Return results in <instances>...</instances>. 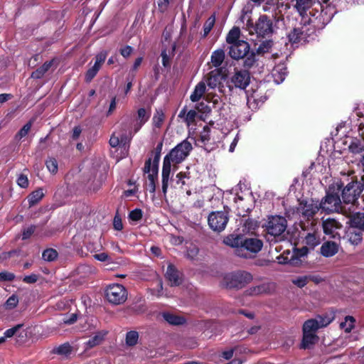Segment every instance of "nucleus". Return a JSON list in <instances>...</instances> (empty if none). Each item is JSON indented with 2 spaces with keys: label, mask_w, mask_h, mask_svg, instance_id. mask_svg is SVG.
Listing matches in <instances>:
<instances>
[{
  "label": "nucleus",
  "mask_w": 364,
  "mask_h": 364,
  "mask_svg": "<svg viewBox=\"0 0 364 364\" xmlns=\"http://www.w3.org/2000/svg\"><path fill=\"white\" fill-rule=\"evenodd\" d=\"M214 24H215V17L214 16L209 17L203 26V32H204L203 35L205 36H207L210 33V31L213 28Z\"/></svg>",
  "instance_id": "09e8293b"
},
{
  "label": "nucleus",
  "mask_w": 364,
  "mask_h": 364,
  "mask_svg": "<svg viewBox=\"0 0 364 364\" xmlns=\"http://www.w3.org/2000/svg\"><path fill=\"white\" fill-rule=\"evenodd\" d=\"M54 352L58 355L68 356L72 352V347L69 343H64L54 350Z\"/></svg>",
  "instance_id": "79ce46f5"
},
{
  "label": "nucleus",
  "mask_w": 364,
  "mask_h": 364,
  "mask_svg": "<svg viewBox=\"0 0 364 364\" xmlns=\"http://www.w3.org/2000/svg\"><path fill=\"white\" fill-rule=\"evenodd\" d=\"M175 50V45H171L169 49L162 50L161 56L162 58V64L164 67H168L171 65V59L173 56Z\"/></svg>",
  "instance_id": "c756f323"
},
{
  "label": "nucleus",
  "mask_w": 364,
  "mask_h": 364,
  "mask_svg": "<svg viewBox=\"0 0 364 364\" xmlns=\"http://www.w3.org/2000/svg\"><path fill=\"white\" fill-rule=\"evenodd\" d=\"M42 257L45 261L52 262L57 258L58 252L54 249H48L43 251Z\"/></svg>",
  "instance_id": "a18cd8bd"
},
{
  "label": "nucleus",
  "mask_w": 364,
  "mask_h": 364,
  "mask_svg": "<svg viewBox=\"0 0 364 364\" xmlns=\"http://www.w3.org/2000/svg\"><path fill=\"white\" fill-rule=\"evenodd\" d=\"M164 120V114L161 110H156V113L154 114L152 122L153 125L156 127L159 128L161 127L163 122Z\"/></svg>",
  "instance_id": "37998d69"
},
{
  "label": "nucleus",
  "mask_w": 364,
  "mask_h": 364,
  "mask_svg": "<svg viewBox=\"0 0 364 364\" xmlns=\"http://www.w3.org/2000/svg\"><path fill=\"white\" fill-rule=\"evenodd\" d=\"M106 331H98L93 336H92L87 342L84 343L85 350H88L97 346H99L104 341Z\"/></svg>",
  "instance_id": "a211bd4d"
},
{
  "label": "nucleus",
  "mask_w": 364,
  "mask_h": 364,
  "mask_svg": "<svg viewBox=\"0 0 364 364\" xmlns=\"http://www.w3.org/2000/svg\"><path fill=\"white\" fill-rule=\"evenodd\" d=\"M129 218L133 221H139L142 218L141 210L136 208L132 210L129 215Z\"/></svg>",
  "instance_id": "5fc2aeb1"
},
{
  "label": "nucleus",
  "mask_w": 364,
  "mask_h": 364,
  "mask_svg": "<svg viewBox=\"0 0 364 364\" xmlns=\"http://www.w3.org/2000/svg\"><path fill=\"white\" fill-rule=\"evenodd\" d=\"M352 224L359 228L360 230H364V213H357L351 219Z\"/></svg>",
  "instance_id": "58836bf2"
},
{
  "label": "nucleus",
  "mask_w": 364,
  "mask_h": 364,
  "mask_svg": "<svg viewBox=\"0 0 364 364\" xmlns=\"http://www.w3.org/2000/svg\"><path fill=\"white\" fill-rule=\"evenodd\" d=\"M348 240L353 245H358L362 241V232L360 230L350 229L346 233Z\"/></svg>",
  "instance_id": "bb28decb"
},
{
  "label": "nucleus",
  "mask_w": 364,
  "mask_h": 364,
  "mask_svg": "<svg viewBox=\"0 0 364 364\" xmlns=\"http://www.w3.org/2000/svg\"><path fill=\"white\" fill-rule=\"evenodd\" d=\"M335 318V313L333 311H329L323 313L320 315V328L326 327L331 323Z\"/></svg>",
  "instance_id": "f704fd0d"
},
{
  "label": "nucleus",
  "mask_w": 364,
  "mask_h": 364,
  "mask_svg": "<svg viewBox=\"0 0 364 364\" xmlns=\"http://www.w3.org/2000/svg\"><path fill=\"white\" fill-rule=\"evenodd\" d=\"M228 220V215L224 211L212 212L208 218L210 228L213 231L218 232L225 230Z\"/></svg>",
  "instance_id": "9b49d317"
},
{
  "label": "nucleus",
  "mask_w": 364,
  "mask_h": 364,
  "mask_svg": "<svg viewBox=\"0 0 364 364\" xmlns=\"http://www.w3.org/2000/svg\"><path fill=\"white\" fill-rule=\"evenodd\" d=\"M132 51L133 48L129 46H127L120 49V53L124 58H128L132 54Z\"/></svg>",
  "instance_id": "338daca9"
},
{
  "label": "nucleus",
  "mask_w": 364,
  "mask_h": 364,
  "mask_svg": "<svg viewBox=\"0 0 364 364\" xmlns=\"http://www.w3.org/2000/svg\"><path fill=\"white\" fill-rule=\"evenodd\" d=\"M107 53L106 51H102L95 56L94 67L100 70L102 65L105 63Z\"/></svg>",
  "instance_id": "49530a36"
},
{
  "label": "nucleus",
  "mask_w": 364,
  "mask_h": 364,
  "mask_svg": "<svg viewBox=\"0 0 364 364\" xmlns=\"http://www.w3.org/2000/svg\"><path fill=\"white\" fill-rule=\"evenodd\" d=\"M273 43L272 41H263L257 48V52L259 54H264L269 51Z\"/></svg>",
  "instance_id": "de8ad7c7"
},
{
  "label": "nucleus",
  "mask_w": 364,
  "mask_h": 364,
  "mask_svg": "<svg viewBox=\"0 0 364 364\" xmlns=\"http://www.w3.org/2000/svg\"><path fill=\"white\" fill-rule=\"evenodd\" d=\"M287 226L286 219L279 215L269 217L265 224L267 233L274 237L281 236L285 232Z\"/></svg>",
  "instance_id": "0eeeda50"
},
{
  "label": "nucleus",
  "mask_w": 364,
  "mask_h": 364,
  "mask_svg": "<svg viewBox=\"0 0 364 364\" xmlns=\"http://www.w3.org/2000/svg\"><path fill=\"white\" fill-rule=\"evenodd\" d=\"M36 230L35 225H31L26 228H24L22 232V239L26 240L29 238Z\"/></svg>",
  "instance_id": "4d7b16f0"
},
{
  "label": "nucleus",
  "mask_w": 364,
  "mask_h": 364,
  "mask_svg": "<svg viewBox=\"0 0 364 364\" xmlns=\"http://www.w3.org/2000/svg\"><path fill=\"white\" fill-rule=\"evenodd\" d=\"M287 74V68L284 64H279L276 65L272 72V75L274 78V81L277 84L282 82Z\"/></svg>",
  "instance_id": "6ab92c4d"
},
{
  "label": "nucleus",
  "mask_w": 364,
  "mask_h": 364,
  "mask_svg": "<svg viewBox=\"0 0 364 364\" xmlns=\"http://www.w3.org/2000/svg\"><path fill=\"white\" fill-rule=\"evenodd\" d=\"M44 196V193L43 189L39 188L33 191L28 198L29 205L33 206L35 204L38 203Z\"/></svg>",
  "instance_id": "c9c22d12"
},
{
  "label": "nucleus",
  "mask_w": 364,
  "mask_h": 364,
  "mask_svg": "<svg viewBox=\"0 0 364 364\" xmlns=\"http://www.w3.org/2000/svg\"><path fill=\"white\" fill-rule=\"evenodd\" d=\"M98 71L99 70L97 69V67L95 68L94 66L88 69L85 74V80L90 82L95 77Z\"/></svg>",
  "instance_id": "6e6d98bb"
},
{
  "label": "nucleus",
  "mask_w": 364,
  "mask_h": 364,
  "mask_svg": "<svg viewBox=\"0 0 364 364\" xmlns=\"http://www.w3.org/2000/svg\"><path fill=\"white\" fill-rule=\"evenodd\" d=\"M273 288V285L269 283H264L259 285L250 288L247 291L251 296H257L269 292Z\"/></svg>",
  "instance_id": "4be33fe9"
},
{
  "label": "nucleus",
  "mask_w": 364,
  "mask_h": 364,
  "mask_svg": "<svg viewBox=\"0 0 364 364\" xmlns=\"http://www.w3.org/2000/svg\"><path fill=\"white\" fill-rule=\"evenodd\" d=\"M307 247H303L301 250H296L295 255L297 256H304L307 254L308 249H314L318 244V240L315 233H309L305 238Z\"/></svg>",
  "instance_id": "f3484780"
},
{
  "label": "nucleus",
  "mask_w": 364,
  "mask_h": 364,
  "mask_svg": "<svg viewBox=\"0 0 364 364\" xmlns=\"http://www.w3.org/2000/svg\"><path fill=\"white\" fill-rule=\"evenodd\" d=\"M196 117V112L195 110H190L188 112L186 116L185 121L188 125H190L195 121Z\"/></svg>",
  "instance_id": "680f3d73"
},
{
  "label": "nucleus",
  "mask_w": 364,
  "mask_h": 364,
  "mask_svg": "<svg viewBox=\"0 0 364 364\" xmlns=\"http://www.w3.org/2000/svg\"><path fill=\"white\" fill-rule=\"evenodd\" d=\"M318 322L314 319L306 321L303 325V339L301 348L304 349L311 348L317 341V331Z\"/></svg>",
  "instance_id": "39448f33"
},
{
  "label": "nucleus",
  "mask_w": 364,
  "mask_h": 364,
  "mask_svg": "<svg viewBox=\"0 0 364 364\" xmlns=\"http://www.w3.org/2000/svg\"><path fill=\"white\" fill-rule=\"evenodd\" d=\"M255 32L258 36H267L273 33V24L271 18L267 15L259 17L255 24H252L250 33Z\"/></svg>",
  "instance_id": "1a4fd4ad"
},
{
  "label": "nucleus",
  "mask_w": 364,
  "mask_h": 364,
  "mask_svg": "<svg viewBox=\"0 0 364 364\" xmlns=\"http://www.w3.org/2000/svg\"><path fill=\"white\" fill-rule=\"evenodd\" d=\"M123 140H124V138L122 135L118 134L117 136L116 134L114 133L112 135V136L110 137L109 144L112 147H116L120 144V142H122Z\"/></svg>",
  "instance_id": "603ef678"
},
{
  "label": "nucleus",
  "mask_w": 364,
  "mask_h": 364,
  "mask_svg": "<svg viewBox=\"0 0 364 364\" xmlns=\"http://www.w3.org/2000/svg\"><path fill=\"white\" fill-rule=\"evenodd\" d=\"M252 275L247 272H236L225 274L223 276L221 284L227 288H241L250 282Z\"/></svg>",
  "instance_id": "20e7f679"
},
{
  "label": "nucleus",
  "mask_w": 364,
  "mask_h": 364,
  "mask_svg": "<svg viewBox=\"0 0 364 364\" xmlns=\"http://www.w3.org/2000/svg\"><path fill=\"white\" fill-rule=\"evenodd\" d=\"M149 118V114H147L146 111L144 108H140L137 112V120L142 123H146Z\"/></svg>",
  "instance_id": "3c124183"
},
{
  "label": "nucleus",
  "mask_w": 364,
  "mask_h": 364,
  "mask_svg": "<svg viewBox=\"0 0 364 364\" xmlns=\"http://www.w3.org/2000/svg\"><path fill=\"white\" fill-rule=\"evenodd\" d=\"M309 280H312L315 282V284H318V279L317 277L311 275L296 278L292 280V283L301 288L307 284Z\"/></svg>",
  "instance_id": "72a5a7b5"
},
{
  "label": "nucleus",
  "mask_w": 364,
  "mask_h": 364,
  "mask_svg": "<svg viewBox=\"0 0 364 364\" xmlns=\"http://www.w3.org/2000/svg\"><path fill=\"white\" fill-rule=\"evenodd\" d=\"M343 184L330 186L324 198L320 201V209L329 213L338 212L341 209V200L339 193Z\"/></svg>",
  "instance_id": "7ed1b4c3"
},
{
  "label": "nucleus",
  "mask_w": 364,
  "mask_h": 364,
  "mask_svg": "<svg viewBox=\"0 0 364 364\" xmlns=\"http://www.w3.org/2000/svg\"><path fill=\"white\" fill-rule=\"evenodd\" d=\"M14 279V274L7 272H0V281H12Z\"/></svg>",
  "instance_id": "69168bd1"
},
{
  "label": "nucleus",
  "mask_w": 364,
  "mask_h": 364,
  "mask_svg": "<svg viewBox=\"0 0 364 364\" xmlns=\"http://www.w3.org/2000/svg\"><path fill=\"white\" fill-rule=\"evenodd\" d=\"M206 91L205 82L204 81H200L198 82L193 92L190 96V99L192 102H198L199 101L202 97L204 95Z\"/></svg>",
  "instance_id": "b1692460"
},
{
  "label": "nucleus",
  "mask_w": 364,
  "mask_h": 364,
  "mask_svg": "<svg viewBox=\"0 0 364 364\" xmlns=\"http://www.w3.org/2000/svg\"><path fill=\"white\" fill-rule=\"evenodd\" d=\"M94 258L100 262H107L108 263L112 262L111 257L105 252L94 255Z\"/></svg>",
  "instance_id": "13d9d810"
},
{
  "label": "nucleus",
  "mask_w": 364,
  "mask_h": 364,
  "mask_svg": "<svg viewBox=\"0 0 364 364\" xmlns=\"http://www.w3.org/2000/svg\"><path fill=\"white\" fill-rule=\"evenodd\" d=\"M162 317L166 322L171 325H181L184 323L186 321L183 317L169 312L162 313Z\"/></svg>",
  "instance_id": "a878e982"
},
{
  "label": "nucleus",
  "mask_w": 364,
  "mask_h": 364,
  "mask_svg": "<svg viewBox=\"0 0 364 364\" xmlns=\"http://www.w3.org/2000/svg\"><path fill=\"white\" fill-rule=\"evenodd\" d=\"M166 277L171 286H178L181 283V278L179 275V272L172 264H169L168 266Z\"/></svg>",
  "instance_id": "aec40b11"
},
{
  "label": "nucleus",
  "mask_w": 364,
  "mask_h": 364,
  "mask_svg": "<svg viewBox=\"0 0 364 364\" xmlns=\"http://www.w3.org/2000/svg\"><path fill=\"white\" fill-rule=\"evenodd\" d=\"M46 166L50 172L55 173L58 171V162L55 159L50 158L46 162Z\"/></svg>",
  "instance_id": "8fccbe9b"
},
{
  "label": "nucleus",
  "mask_w": 364,
  "mask_h": 364,
  "mask_svg": "<svg viewBox=\"0 0 364 364\" xmlns=\"http://www.w3.org/2000/svg\"><path fill=\"white\" fill-rule=\"evenodd\" d=\"M250 80V76L247 70H235L229 79V87L244 90L249 85Z\"/></svg>",
  "instance_id": "f8f14e48"
},
{
  "label": "nucleus",
  "mask_w": 364,
  "mask_h": 364,
  "mask_svg": "<svg viewBox=\"0 0 364 364\" xmlns=\"http://www.w3.org/2000/svg\"><path fill=\"white\" fill-rule=\"evenodd\" d=\"M311 6V0H296L295 8L301 15H303Z\"/></svg>",
  "instance_id": "4c0bfd02"
},
{
  "label": "nucleus",
  "mask_w": 364,
  "mask_h": 364,
  "mask_svg": "<svg viewBox=\"0 0 364 364\" xmlns=\"http://www.w3.org/2000/svg\"><path fill=\"white\" fill-rule=\"evenodd\" d=\"M355 319L352 316H346L345 321L340 326L346 333H350L355 326Z\"/></svg>",
  "instance_id": "e433bc0d"
},
{
  "label": "nucleus",
  "mask_w": 364,
  "mask_h": 364,
  "mask_svg": "<svg viewBox=\"0 0 364 364\" xmlns=\"http://www.w3.org/2000/svg\"><path fill=\"white\" fill-rule=\"evenodd\" d=\"M32 124V121H29L26 123L15 135V139L16 141H20L23 137L26 136L30 132Z\"/></svg>",
  "instance_id": "a19ab883"
},
{
  "label": "nucleus",
  "mask_w": 364,
  "mask_h": 364,
  "mask_svg": "<svg viewBox=\"0 0 364 364\" xmlns=\"http://www.w3.org/2000/svg\"><path fill=\"white\" fill-rule=\"evenodd\" d=\"M330 0H323L320 2V16L322 18V24L326 26L328 24L336 13L334 6L329 3Z\"/></svg>",
  "instance_id": "4468645a"
},
{
  "label": "nucleus",
  "mask_w": 364,
  "mask_h": 364,
  "mask_svg": "<svg viewBox=\"0 0 364 364\" xmlns=\"http://www.w3.org/2000/svg\"><path fill=\"white\" fill-rule=\"evenodd\" d=\"M162 289H163V285H162V282L161 280H159L157 282V289H151V294L157 296V297H159V296H162Z\"/></svg>",
  "instance_id": "0e129e2a"
},
{
  "label": "nucleus",
  "mask_w": 364,
  "mask_h": 364,
  "mask_svg": "<svg viewBox=\"0 0 364 364\" xmlns=\"http://www.w3.org/2000/svg\"><path fill=\"white\" fill-rule=\"evenodd\" d=\"M224 59L225 53L222 49L215 50L211 55V63L215 68L220 66Z\"/></svg>",
  "instance_id": "2f4dec72"
},
{
  "label": "nucleus",
  "mask_w": 364,
  "mask_h": 364,
  "mask_svg": "<svg viewBox=\"0 0 364 364\" xmlns=\"http://www.w3.org/2000/svg\"><path fill=\"white\" fill-rule=\"evenodd\" d=\"M349 151L353 154H363L364 144L358 139H353L348 146Z\"/></svg>",
  "instance_id": "cd10ccee"
},
{
  "label": "nucleus",
  "mask_w": 364,
  "mask_h": 364,
  "mask_svg": "<svg viewBox=\"0 0 364 364\" xmlns=\"http://www.w3.org/2000/svg\"><path fill=\"white\" fill-rule=\"evenodd\" d=\"M139 339V334L136 331H129L126 335V343L128 346H132L137 343Z\"/></svg>",
  "instance_id": "c03bdc74"
},
{
  "label": "nucleus",
  "mask_w": 364,
  "mask_h": 364,
  "mask_svg": "<svg viewBox=\"0 0 364 364\" xmlns=\"http://www.w3.org/2000/svg\"><path fill=\"white\" fill-rule=\"evenodd\" d=\"M339 249V244L336 240L333 241H326L320 247V254L326 257H331L338 253Z\"/></svg>",
  "instance_id": "2eb2a0df"
},
{
  "label": "nucleus",
  "mask_w": 364,
  "mask_h": 364,
  "mask_svg": "<svg viewBox=\"0 0 364 364\" xmlns=\"http://www.w3.org/2000/svg\"><path fill=\"white\" fill-rule=\"evenodd\" d=\"M240 30L238 27H233L228 33L226 36V42L230 46L233 45V43H237L241 40H240Z\"/></svg>",
  "instance_id": "7c9ffc66"
},
{
  "label": "nucleus",
  "mask_w": 364,
  "mask_h": 364,
  "mask_svg": "<svg viewBox=\"0 0 364 364\" xmlns=\"http://www.w3.org/2000/svg\"><path fill=\"white\" fill-rule=\"evenodd\" d=\"M203 81L208 85V89H215L221 84L222 75L218 70H213L209 73Z\"/></svg>",
  "instance_id": "dca6fc26"
},
{
  "label": "nucleus",
  "mask_w": 364,
  "mask_h": 364,
  "mask_svg": "<svg viewBox=\"0 0 364 364\" xmlns=\"http://www.w3.org/2000/svg\"><path fill=\"white\" fill-rule=\"evenodd\" d=\"M223 242L226 245L235 248L237 256L245 258L250 257L251 254L259 252L263 246L262 241L257 238H247L240 235H229Z\"/></svg>",
  "instance_id": "f03ea898"
},
{
  "label": "nucleus",
  "mask_w": 364,
  "mask_h": 364,
  "mask_svg": "<svg viewBox=\"0 0 364 364\" xmlns=\"http://www.w3.org/2000/svg\"><path fill=\"white\" fill-rule=\"evenodd\" d=\"M39 276L36 274H31L23 278V281L27 284H33L38 281Z\"/></svg>",
  "instance_id": "e2e57ef3"
},
{
  "label": "nucleus",
  "mask_w": 364,
  "mask_h": 364,
  "mask_svg": "<svg viewBox=\"0 0 364 364\" xmlns=\"http://www.w3.org/2000/svg\"><path fill=\"white\" fill-rule=\"evenodd\" d=\"M210 139V128L208 126H205L203 131L200 132V140L202 142L205 143Z\"/></svg>",
  "instance_id": "bf43d9fd"
},
{
  "label": "nucleus",
  "mask_w": 364,
  "mask_h": 364,
  "mask_svg": "<svg viewBox=\"0 0 364 364\" xmlns=\"http://www.w3.org/2000/svg\"><path fill=\"white\" fill-rule=\"evenodd\" d=\"M288 38L292 44H296L301 41H305V36L302 28H295L288 34Z\"/></svg>",
  "instance_id": "393cba45"
},
{
  "label": "nucleus",
  "mask_w": 364,
  "mask_h": 364,
  "mask_svg": "<svg viewBox=\"0 0 364 364\" xmlns=\"http://www.w3.org/2000/svg\"><path fill=\"white\" fill-rule=\"evenodd\" d=\"M18 303V299L16 296L12 295L10 296L5 303L6 309H11L17 306Z\"/></svg>",
  "instance_id": "864d4df0"
},
{
  "label": "nucleus",
  "mask_w": 364,
  "mask_h": 364,
  "mask_svg": "<svg viewBox=\"0 0 364 364\" xmlns=\"http://www.w3.org/2000/svg\"><path fill=\"white\" fill-rule=\"evenodd\" d=\"M321 220L324 234L328 235L330 239L339 241L341 239L339 231L343 228L342 224L337 219L331 217L326 218L322 217Z\"/></svg>",
  "instance_id": "6e6552de"
},
{
  "label": "nucleus",
  "mask_w": 364,
  "mask_h": 364,
  "mask_svg": "<svg viewBox=\"0 0 364 364\" xmlns=\"http://www.w3.org/2000/svg\"><path fill=\"white\" fill-rule=\"evenodd\" d=\"M243 67L245 69H250L252 68L257 62L256 56L255 53H247L244 58Z\"/></svg>",
  "instance_id": "ea45409f"
},
{
  "label": "nucleus",
  "mask_w": 364,
  "mask_h": 364,
  "mask_svg": "<svg viewBox=\"0 0 364 364\" xmlns=\"http://www.w3.org/2000/svg\"><path fill=\"white\" fill-rule=\"evenodd\" d=\"M17 183L21 188H27L28 186V180L26 176L20 174L17 178Z\"/></svg>",
  "instance_id": "052dcab7"
},
{
  "label": "nucleus",
  "mask_w": 364,
  "mask_h": 364,
  "mask_svg": "<svg viewBox=\"0 0 364 364\" xmlns=\"http://www.w3.org/2000/svg\"><path fill=\"white\" fill-rule=\"evenodd\" d=\"M144 171L146 173H148L149 181H155L158 173V166L152 164L151 159L145 162Z\"/></svg>",
  "instance_id": "5701e85b"
},
{
  "label": "nucleus",
  "mask_w": 364,
  "mask_h": 364,
  "mask_svg": "<svg viewBox=\"0 0 364 364\" xmlns=\"http://www.w3.org/2000/svg\"><path fill=\"white\" fill-rule=\"evenodd\" d=\"M22 326H23V325L18 324L13 328L7 329L4 333V336H1V338H4V342L6 341V338H11L14 336H16L18 338H20L19 341H23L22 338H24L25 336H26V333L21 329Z\"/></svg>",
  "instance_id": "412c9836"
},
{
  "label": "nucleus",
  "mask_w": 364,
  "mask_h": 364,
  "mask_svg": "<svg viewBox=\"0 0 364 364\" xmlns=\"http://www.w3.org/2000/svg\"><path fill=\"white\" fill-rule=\"evenodd\" d=\"M298 212L307 219L312 218L316 213V210L313 207V205L307 203H300L299 207L298 208Z\"/></svg>",
  "instance_id": "c85d7f7f"
},
{
  "label": "nucleus",
  "mask_w": 364,
  "mask_h": 364,
  "mask_svg": "<svg viewBox=\"0 0 364 364\" xmlns=\"http://www.w3.org/2000/svg\"><path fill=\"white\" fill-rule=\"evenodd\" d=\"M361 191L360 183L357 181L349 182L341 192L343 202L346 204L354 203L358 200Z\"/></svg>",
  "instance_id": "9d476101"
},
{
  "label": "nucleus",
  "mask_w": 364,
  "mask_h": 364,
  "mask_svg": "<svg viewBox=\"0 0 364 364\" xmlns=\"http://www.w3.org/2000/svg\"><path fill=\"white\" fill-rule=\"evenodd\" d=\"M172 0H157V4L159 9L161 11H164L168 8L169 3Z\"/></svg>",
  "instance_id": "774afa93"
},
{
  "label": "nucleus",
  "mask_w": 364,
  "mask_h": 364,
  "mask_svg": "<svg viewBox=\"0 0 364 364\" xmlns=\"http://www.w3.org/2000/svg\"><path fill=\"white\" fill-rule=\"evenodd\" d=\"M53 62V60L46 62L41 67L32 73L31 77L36 79L41 78L44 74L50 68Z\"/></svg>",
  "instance_id": "473e14b6"
},
{
  "label": "nucleus",
  "mask_w": 364,
  "mask_h": 364,
  "mask_svg": "<svg viewBox=\"0 0 364 364\" xmlns=\"http://www.w3.org/2000/svg\"><path fill=\"white\" fill-rule=\"evenodd\" d=\"M192 149V144L187 140H183L164 157L162 168V191L164 194L167 192L172 166L173 170H176V166L185 160Z\"/></svg>",
  "instance_id": "f257e3e1"
},
{
  "label": "nucleus",
  "mask_w": 364,
  "mask_h": 364,
  "mask_svg": "<svg viewBox=\"0 0 364 364\" xmlns=\"http://www.w3.org/2000/svg\"><path fill=\"white\" fill-rule=\"evenodd\" d=\"M250 51V45L245 41L233 43L229 48L230 56L235 60L244 58Z\"/></svg>",
  "instance_id": "ddd939ff"
},
{
  "label": "nucleus",
  "mask_w": 364,
  "mask_h": 364,
  "mask_svg": "<svg viewBox=\"0 0 364 364\" xmlns=\"http://www.w3.org/2000/svg\"><path fill=\"white\" fill-rule=\"evenodd\" d=\"M105 297L109 303L119 305L127 300V290L121 284H113L107 287Z\"/></svg>",
  "instance_id": "423d86ee"
}]
</instances>
